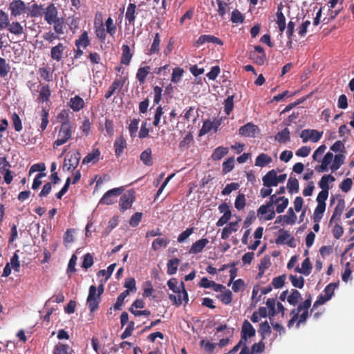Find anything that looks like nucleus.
<instances>
[{"instance_id":"1","label":"nucleus","mask_w":354,"mask_h":354,"mask_svg":"<svg viewBox=\"0 0 354 354\" xmlns=\"http://www.w3.org/2000/svg\"><path fill=\"white\" fill-rule=\"evenodd\" d=\"M311 305L310 295L304 302L301 303L297 308L291 311L292 318L288 323V327L290 328L295 322L297 321V328L299 327L301 324L305 323L308 316V309Z\"/></svg>"},{"instance_id":"2","label":"nucleus","mask_w":354,"mask_h":354,"mask_svg":"<svg viewBox=\"0 0 354 354\" xmlns=\"http://www.w3.org/2000/svg\"><path fill=\"white\" fill-rule=\"evenodd\" d=\"M72 128L73 124L70 121H66L62 123L57 135V138L54 142V147L64 145L71 138Z\"/></svg>"},{"instance_id":"3","label":"nucleus","mask_w":354,"mask_h":354,"mask_svg":"<svg viewBox=\"0 0 354 354\" xmlns=\"http://www.w3.org/2000/svg\"><path fill=\"white\" fill-rule=\"evenodd\" d=\"M10 16L17 17L27 12L28 6L22 0H13L8 6Z\"/></svg>"},{"instance_id":"4","label":"nucleus","mask_w":354,"mask_h":354,"mask_svg":"<svg viewBox=\"0 0 354 354\" xmlns=\"http://www.w3.org/2000/svg\"><path fill=\"white\" fill-rule=\"evenodd\" d=\"M81 155L79 151H75L68 157H66L62 169L64 171H73L78 166Z\"/></svg>"},{"instance_id":"5","label":"nucleus","mask_w":354,"mask_h":354,"mask_svg":"<svg viewBox=\"0 0 354 354\" xmlns=\"http://www.w3.org/2000/svg\"><path fill=\"white\" fill-rule=\"evenodd\" d=\"M124 191L123 187H117L107 191L100 200L99 204L111 205L115 202V198Z\"/></svg>"},{"instance_id":"6","label":"nucleus","mask_w":354,"mask_h":354,"mask_svg":"<svg viewBox=\"0 0 354 354\" xmlns=\"http://www.w3.org/2000/svg\"><path fill=\"white\" fill-rule=\"evenodd\" d=\"M100 300V296L97 295L96 287L93 285L91 286L86 303L91 312L95 311L98 308Z\"/></svg>"},{"instance_id":"7","label":"nucleus","mask_w":354,"mask_h":354,"mask_svg":"<svg viewBox=\"0 0 354 354\" xmlns=\"http://www.w3.org/2000/svg\"><path fill=\"white\" fill-rule=\"evenodd\" d=\"M323 135V131H318L315 129H304L300 134V138L302 139L303 142L306 143L308 140L313 142H318Z\"/></svg>"},{"instance_id":"8","label":"nucleus","mask_w":354,"mask_h":354,"mask_svg":"<svg viewBox=\"0 0 354 354\" xmlns=\"http://www.w3.org/2000/svg\"><path fill=\"white\" fill-rule=\"evenodd\" d=\"M44 19L48 25H52L53 23L57 21L59 18L58 11L57 8L53 3L50 4L44 10Z\"/></svg>"},{"instance_id":"9","label":"nucleus","mask_w":354,"mask_h":354,"mask_svg":"<svg viewBox=\"0 0 354 354\" xmlns=\"http://www.w3.org/2000/svg\"><path fill=\"white\" fill-rule=\"evenodd\" d=\"M297 215L295 214L292 207H290L288 209L287 214L286 215H281L277 217L275 220V223H281L284 224H290L292 225L295 223L297 221Z\"/></svg>"},{"instance_id":"10","label":"nucleus","mask_w":354,"mask_h":354,"mask_svg":"<svg viewBox=\"0 0 354 354\" xmlns=\"http://www.w3.org/2000/svg\"><path fill=\"white\" fill-rule=\"evenodd\" d=\"M256 330L248 320H244L241 328V339L246 342L248 339L254 336Z\"/></svg>"},{"instance_id":"11","label":"nucleus","mask_w":354,"mask_h":354,"mask_svg":"<svg viewBox=\"0 0 354 354\" xmlns=\"http://www.w3.org/2000/svg\"><path fill=\"white\" fill-rule=\"evenodd\" d=\"M258 131L259 128L257 125L252 124V122H248L240 127L239 129V133L243 136L252 138L254 137Z\"/></svg>"},{"instance_id":"12","label":"nucleus","mask_w":354,"mask_h":354,"mask_svg":"<svg viewBox=\"0 0 354 354\" xmlns=\"http://www.w3.org/2000/svg\"><path fill=\"white\" fill-rule=\"evenodd\" d=\"M262 181L264 187H272L277 186V171L274 169L269 171L263 176Z\"/></svg>"},{"instance_id":"13","label":"nucleus","mask_w":354,"mask_h":354,"mask_svg":"<svg viewBox=\"0 0 354 354\" xmlns=\"http://www.w3.org/2000/svg\"><path fill=\"white\" fill-rule=\"evenodd\" d=\"M134 198L133 192H128L127 193L124 194L120 199L119 205L120 209L124 211L129 209L132 205Z\"/></svg>"},{"instance_id":"14","label":"nucleus","mask_w":354,"mask_h":354,"mask_svg":"<svg viewBox=\"0 0 354 354\" xmlns=\"http://www.w3.org/2000/svg\"><path fill=\"white\" fill-rule=\"evenodd\" d=\"M66 48V46L64 44L59 43L51 48L50 57L57 62L61 61Z\"/></svg>"},{"instance_id":"15","label":"nucleus","mask_w":354,"mask_h":354,"mask_svg":"<svg viewBox=\"0 0 354 354\" xmlns=\"http://www.w3.org/2000/svg\"><path fill=\"white\" fill-rule=\"evenodd\" d=\"M257 216L260 219L270 221L275 217V212L274 209H270L263 205L260 206L257 210Z\"/></svg>"},{"instance_id":"16","label":"nucleus","mask_w":354,"mask_h":354,"mask_svg":"<svg viewBox=\"0 0 354 354\" xmlns=\"http://www.w3.org/2000/svg\"><path fill=\"white\" fill-rule=\"evenodd\" d=\"M205 43H213L221 46L223 44V41L218 37L210 35H203L197 39L195 45L199 46Z\"/></svg>"},{"instance_id":"17","label":"nucleus","mask_w":354,"mask_h":354,"mask_svg":"<svg viewBox=\"0 0 354 354\" xmlns=\"http://www.w3.org/2000/svg\"><path fill=\"white\" fill-rule=\"evenodd\" d=\"M180 286L182 288V292H178L179 295L178 296L170 295H169V299L174 302V304L177 306H180L183 301H185V302L188 301V295L187 292L185 289L184 283L182 282L180 284Z\"/></svg>"},{"instance_id":"18","label":"nucleus","mask_w":354,"mask_h":354,"mask_svg":"<svg viewBox=\"0 0 354 354\" xmlns=\"http://www.w3.org/2000/svg\"><path fill=\"white\" fill-rule=\"evenodd\" d=\"M124 82V78L120 77L115 79L112 83L111 86L109 87L107 93L105 94V97L108 99L115 92V91H120L123 87Z\"/></svg>"},{"instance_id":"19","label":"nucleus","mask_w":354,"mask_h":354,"mask_svg":"<svg viewBox=\"0 0 354 354\" xmlns=\"http://www.w3.org/2000/svg\"><path fill=\"white\" fill-rule=\"evenodd\" d=\"M333 158V154L331 152H327L322 160V164L315 167V170L318 172H325L328 171V166L331 163Z\"/></svg>"},{"instance_id":"20","label":"nucleus","mask_w":354,"mask_h":354,"mask_svg":"<svg viewBox=\"0 0 354 354\" xmlns=\"http://www.w3.org/2000/svg\"><path fill=\"white\" fill-rule=\"evenodd\" d=\"M209 243V240L207 239H201L192 244L191 246L189 252L190 254H198L202 252L204 248Z\"/></svg>"},{"instance_id":"21","label":"nucleus","mask_w":354,"mask_h":354,"mask_svg":"<svg viewBox=\"0 0 354 354\" xmlns=\"http://www.w3.org/2000/svg\"><path fill=\"white\" fill-rule=\"evenodd\" d=\"M44 10V9L43 6L34 3L30 6H28L26 13L31 17H38L43 15Z\"/></svg>"},{"instance_id":"22","label":"nucleus","mask_w":354,"mask_h":354,"mask_svg":"<svg viewBox=\"0 0 354 354\" xmlns=\"http://www.w3.org/2000/svg\"><path fill=\"white\" fill-rule=\"evenodd\" d=\"M100 151L98 149H94L91 153H89L88 155H86L83 160V164H95L97 163L100 160Z\"/></svg>"},{"instance_id":"23","label":"nucleus","mask_w":354,"mask_h":354,"mask_svg":"<svg viewBox=\"0 0 354 354\" xmlns=\"http://www.w3.org/2000/svg\"><path fill=\"white\" fill-rule=\"evenodd\" d=\"M69 106L74 111H79L84 106V101L80 96L75 95L70 99Z\"/></svg>"},{"instance_id":"24","label":"nucleus","mask_w":354,"mask_h":354,"mask_svg":"<svg viewBox=\"0 0 354 354\" xmlns=\"http://www.w3.org/2000/svg\"><path fill=\"white\" fill-rule=\"evenodd\" d=\"M272 161V159L270 156L262 153L257 157L255 160V166L264 167L271 163Z\"/></svg>"},{"instance_id":"25","label":"nucleus","mask_w":354,"mask_h":354,"mask_svg":"<svg viewBox=\"0 0 354 354\" xmlns=\"http://www.w3.org/2000/svg\"><path fill=\"white\" fill-rule=\"evenodd\" d=\"M238 221L231 222L228 225H227L222 230L221 232V238L223 239H227L230 234L237 231V225Z\"/></svg>"},{"instance_id":"26","label":"nucleus","mask_w":354,"mask_h":354,"mask_svg":"<svg viewBox=\"0 0 354 354\" xmlns=\"http://www.w3.org/2000/svg\"><path fill=\"white\" fill-rule=\"evenodd\" d=\"M7 28L10 33L15 35H20L24 32V27L18 21H13L11 24L9 22Z\"/></svg>"},{"instance_id":"27","label":"nucleus","mask_w":354,"mask_h":354,"mask_svg":"<svg viewBox=\"0 0 354 354\" xmlns=\"http://www.w3.org/2000/svg\"><path fill=\"white\" fill-rule=\"evenodd\" d=\"M122 51L121 63L129 65L132 57V53H131L129 46L123 45L122 46Z\"/></svg>"},{"instance_id":"28","label":"nucleus","mask_w":354,"mask_h":354,"mask_svg":"<svg viewBox=\"0 0 354 354\" xmlns=\"http://www.w3.org/2000/svg\"><path fill=\"white\" fill-rule=\"evenodd\" d=\"M90 44L88 33L86 31H84L79 38L75 41V46L78 48H85Z\"/></svg>"},{"instance_id":"29","label":"nucleus","mask_w":354,"mask_h":354,"mask_svg":"<svg viewBox=\"0 0 354 354\" xmlns=\"http://www.w3.org/2000/svg\"><path fill=\"white\" fill-rule=\"evenodd\" d=\"M136 6L134 3H129L126 11L125 19L130 24H133L136 18Z\"/></svg>"},{"instance_id":"30","label":"nucleus","mask_w":354,"mask_h":354,"mask_svg":"<svg viewBox=\"0 0 354 354\" xmlns=\"http://www.w3.org/2000/svg\"><path fill=\"white\" fill-rule=\"evenodd\" d=\"M312 270V266L310 264L309 258H306L304 260V261L301 263V268L297 267L295 268V271L297 272L301 273L304 274L305 276H308Z\"/></svg>"},{"instance_id":"31","label":"nucleus","mask_w":354,"mask_h":354,"mask_svg":"<svg viewBox=\"0 0 354 354\" xmlns=\"http://www.w3.org/2000/svg\"><path fill=\"white\" fill-rule=\"evenodd\" d=\"M335 180V178L333 176L329 174V175H324L322 177L321 180L319 182V186L322 189V190H329V183H333Z\"/></svg>"},{"instance_id":"32","label":"nucleus","mask_w":354,"mask_h":354,"mask_svg":"<svg viewBox=\"0 0 354 354\" xmlns=\"http://www.w3.org/2000/svg\"><path fill=\"white\" fill-rule=\"evenodd\" d=\"M325 209L326 204H317L313 213V221L315 223H319Z\"/></svg>"},{"instance_id":"33","label":"nucleus","mask_w":354,"mask_h":354,"mask_svg":"<svg viewBox=\"0 0 354 354\" xmlns=\"http://www.w3.org/2000/svg\"><path fill=\"white\" fill-rule=\"evenodd\" d=\"M228 148L224 147H218L216 148L212 155L214 160H219L228 153Z\"/></svg>"},{"instance_id":"34","label":"nucleus","mask_w":354,"mask_h":354,"mask_svg":"<svg viewBox=\"0 0 354 354\" xmlns=\"http://www.w3.org/2000/svg\"><path fill=\"white\" fill-rule=\"evenodd\" d=\"M290 138V131L288 128H285L275 136V140L280 143H286Z\"/></svg>"},{"instance_id":"35","label":"nucleus","mask_w":354,"mask_h":354,"mask_svg":"<svg viewBox=\"0 0 354 354\" xmlns=\"http://www.w3.org/2000/svg\"><path fill=\"white\" fill-rule=\"evenodd\" d=\"M287 189L289 193H297L299 189L298 180L295 178L290 177L287 183Z\"/></svg>"},{"instance_id":"36","label":"nucleus","mask_w":354,"mask_h":354,"mask_svg":"<svg viewBox=\"0 0 354 354\" xmlns=\"http://www.w3.org/2000/svg\"><path fill=\"white\" fill-rule=\"evenodd\" d=\"M140 160L143 164L147 166L152 165L153 160L151 157V150L149 148L147 149L141 153Z\"/></svg>"},{"instance_id":"37","label":"nucleus","mask_w":354,"mask_h":354,"mask_svg":"<svg viewBox=\"0 0 354 354\" xmlns=\"http://www.w3.org/2000/svg\"><path fill=\"white\" fill-rule=\"evenodd\" d=\"M150 67L147 66L145 67H141L138 70L137 74H136V78L139 81L140 84H142L145 82V79L147 76V75L150 72Z\"/></svg>"},{"instance_id":"38","label":"nucleus","mask_w":354,"mask_h":354,"mask_svg":"<svg viewBox=\"0 0 354 354\" xmlns=\"http://www.w3.org/2000/svg\"><path fill=\"white\" fill-rule=\"evenodd\" d=\"M345 157L342 154H337L334 157L333 162L330 169L333 171L337 170L340 166L344 162Z\"/></svg>"},{"instance_id":"39","label":"nucleus","mask_w":354,"mask_h":354,"mask_svg":"<svg viewBox=\"0 0 354 354\" xmlns=\"http://www.w3.org/2000/svg\"><path fill=\"white\" fill-rule=\"evenodd\" d=\"M224 304H229L232 301V293L230 290H225L220 295L217 296Z\"/></svg>"},{"instance_id":"40","label":"nucleus","mask_w":354,"mask_h":354,"mask_svg":"<svg viewBox=\"0 0 354 354\" xmlns=\"http://www.w3.org/2000/svg\"><path fill=\"white\" fill-rule=\"evenodd\" d=\"M40 116H41V122L39 130L40 131H44L46 129V128L48 124V111L46 109H43L41 111Z\"/></svg>"},{"instance_id":"41","label":"nucleus","mask_w":354,"mask_h":354,"mask_svg":"<svg viewBox=\"0 0 354 354\" xmlns=\"http://www.w3.org/2000/svg\"><path fill=\"white\" fill-rule=\"evenodd\" d=\"M39 99L42 102H46L48 100L50 95V90L48 85L41 86L39 90Z\"/></svg>"},{"instance_id":"42","label":"nucleus","mask_w":354,"mask_h":354,"mask_svg":"<svg viewBox=\"0 0 354 354\" xmlns=\"http://www.w3.org/2000/svg\"><path fill=\"white\" fill-rule=\"evenodd\" d=\"M301 299V296L300 292L298 290H297L292 289V292L288 297L287 300H288V302L290 305L295 306V305H296L298 303V301Z\"/></svg>"},{"instance_id":"43","label":"nucleus","mask_w":354,"mask_h":354,"mask_svg":"<svg viewBox=\"0 0 354 354\" xmlns=\"http://www.w3.org/2000/svg\"><path fill=\"white\" fill-rule=\"evenodd\" d=\"M169 243V241L167 239L165 238H158L156 239L153 243H152V248L156 251L159 250L160 248L164 247L165 248L168 243Z\"/></svg>"},{"instance_id":"44","label":"nucleus","mask_w":354,"mask_h":354,"mask_svg":"<svg viewBox=\"0 0 354 354\" xmlns=\"http://www.w3.org/2000/svg\"><path fill=\"white\" fill-rule=\"evenodd\" d=\"M125 147V140L120 138L115 141L114 148L115 152L117 156H120L123 152V149Z\"/></svg>"},{"instance_id":"45","label":"nucleus","mask_w":354,"mask_h":354,"mask_svg":"<svg viewBox=\"0 0 354 354\" xmlns=\"http://www.w3.org/2000/svg\"><path fill=\"white\" fill-rule=\"evenodd\" d=\"M71 351L69 346L59 344L55 347L53 354H71Z\"/></svg>"},{"instance_id":"46","label":"nucleus","mask_w":354,"mask_h":354,"mask_svg":"<svg viewBox=\"0 0 354 354\" xmlns=\"http://www.w3.org/2000/svg\"><path fill=\"white\" fill-rule=\"evenodd\" d=\"M9 21V15L3 10H0V30L7 28Z\"/></svg>"},{"instance_id":"47","label":"nucleus","mask_w":354,"mask_h":354,"mask_svg":"<svg viewBox=\"0 0 354 354\" xmlns=\"http://www.w3.org/2000/svg\"><path fill=\"white\" fill-rule=\"evenodd\" d=\"M289 279L292 285L298 288H302L304 285V279L303 277H297L296 275L290 274Z\"/></svg>"},{"instance_id":"48","label":"nucleus","mask_w":354,"mask_h":354,"mask_svg":"<svg viewBox=\"0 0 354 354\" xmlns=\"http://www.w3.org/2000/svg\"><path fill=\"white\" fill-rule=\"evenodd\" d=\"M179 263L178 259H172L169 260L167 263V273L169 274H174L176 272L178 265Z\"/></svg>"},{"instance_id":"49","label":"nucleus","mask_w":354,"mask_h":354,"mask_svg":"<svg viewBox=\"0 0 354 354\" xmlns=\"http://www.w3.org/2000/svg\"><path fill=\"white\" fill-rule=\"evenodd\" d=\"M105 26L106 32L110 35L113 36L116 32V26L113 23V20L112 18L109 17L105 21Z\"/></svg>"},{"instance_id":"50","label":"nucleus","mask_w":354,"mask_h":354,"mask_svg":"<svg viewBox=\"0 0 354 354\" xmlns=\"http://www.w3.org/2000/svg\"><path fill=\"white\" fill-rule=\"evenodd\" d=\"M10 69V65L6 62L4 58L0 57V76L5 77Z\"/></svg>"},{"instance_id":"51","label":"nucleus","mask_w":354,"mask_h":354,"mask_svg":"<svg viewBox=\"0 0 354 354\" xmlns=\"http://www.w3.org/2000/svg\"><path fill=\"white\" fill-rule=\"evenodd\" d=\"M129 295V290H124L121 292L117 298V301L114 304L115 310H120L122 306L123 305L124 299Z\"/></svg>"},{"instance_id":"52","label":"nucleus","mask_w":354,"mask_h":354,"mask_svg":"<svg viewBox=\"0 0 354 354\" xmlns=\"http://www.w3.org/2000/svg\"><path fill=\"white\" fill-rule=\"evenodd\" d=\"M279 236L276 239V243L277 244H283L285 243L287 240L290 237V233L284 230H280L279 231Z\"/></svg>"},{"instance_id":"53","label":"nucleus","mask_w":354,"mask_h":354,"mask_svg":"<svg viewBox=\"0 0 354 354\" xmlns=\"http://www.w3.org/2000/svg\"><path fill=\"white\" fill-rule=\"evenodd\" d=\"M163 109L161 106H158L155 111L154 118L153 121V124L154 127H158L161 120V118L163 115Z\"/></svg>"},{"instance_id":"54","label":"nucleus","mask_w":354,"mask_h":354,"mask_svg":"<svg viewBox=\"0 0 354 354\" xmlns=\"http://www.w3.org/2000/svg\"><path fill=\"white\" fill-rule=\"evenodd\" d=\"M160 43V35H159V33H156L153 38V41L151 44V46L149 49L150 54H154L159 51Z\"/></svg>"},{"instance_id":"55","label":"nucleus","mask_w":354,"mask_h":354,"mask_svg":"<svg viewBox=\"0 0 354 354\" xmlns=\"http://www.w3.org/2000/svg\"><path fill=\"white\" fill-rule=\"evenodd\" d=\"M116 266L115 263L111 264L106 270H100L97 272L98 276H105V281L108 280L109 277L111 276Z\"/></svg>"},{"instance_id":"56","label":"nucleus","mask_w":354,"mask_h":354,"mask_svg":"<svg viewBox=\"0 0 354 354\" xmlns=\"http://www.w3.org/2000/svg\"><path fill=\"white\" fill-rule=\"evenodd\" d=\"M234 108V96H229L224 101V111L229 115Z\"/></svg>"},{"instance_id":"57","label":"nucleus","mask_w":354,"mask_h":354,"mask_svg":"<svg viewBox=\"0 0 354 354\" xmlns=\"http://www.w3.org/2000/svg\"><path fill=\"white\" fill-rule=\"evenodd\" d=\"M183 73H184L183 69H182L179 67H176V68H174L173 73L171 75V81L174 83L178 82L180 80V79L183 75Z\"/></svg>"},{"instance_id":"58","label":"nucleus","mask_w":354,"mask_h":354,"mask_svg":"<svg viewBox=\"0 0 354 354\" xmlns=\"http://www.w3.org/2000/svg\"><path fill=\"white\" fill-rule=\"evenodd\" d=\"M245 206V197L243 194H239L235 200L234 203V207L239 209L241 210L244 208Z\"/></svg>"},{"instance_id":"59","label":"nucleus","mask_w":354,"mask_h":354,"mask_svg":"<svg viewBox=\"0 0 354 354\" xmlns=\"http://www.w3.org/2000/svg\"><path fill=\"white\" fill-rule=\"evenodd\" d=\"M52 25H53V30L56 34L58 35L64 34V21L62 19H58L57 21L53 23Z\"/></svg>"},{"instance_id":"60","label":"nucleus","mask_w":354,"mask_h":354,"mask_svg":"<svg viewBox=\"0 0 354 354\" xmlns=\"http://www.w3.org/2000/svg\"><path fill=\"white\" fill-rule=\"evenodd\" d=\"M234 166V158H230L226 161L223 163V171L225 174H227L231 171Z\"/></svg>"},{"instance_id":"61","label":"nucleus","mask_w":354,"mask_h":354,"mask_svg":"<svg viewBox=\"0 0 354 354\" xmlns=\"http://www.w3.org/2000/svg\"><path fill=\"white\" fill-rule=\"evenodd\" d=\"M279 199H281V201L278 204H277L276 208V211L279 214L283 212L289 203L288 199L284 196L281 197Z\"/></svg>"},{"instance_id":"62","label":"nucleus","mask_w":354,"mask_h":354,"mask_svg":"<svg viewBox=\"0 0 354 354\" xmlns=\"http://www.w3.org/2000/svg\"><path fill=\"white\" fill-rule=\"evenodd\" d=\"M11 165L5 157L0 158V174H4L10 170Z\"/></svg>"},{"instance_id":"63","label":"nucleus","mask_w":354,"mask_h":354,"mask_svg":"<svg viewBox=\"0 0 354 354\" xmlns=\"http://www.w3.org/2000/svg\"><path fill=\"white\" fill-rule=\"evenodd\" d=\"M194 232V228L193 227H189L187 228L185 231L181 232L178 237V241L179 243L184 242L192 233Z\"/></svg>"},{"instance_id":"64","label":"nucleus","mask_w":354,"mask_h":354,"mask_svg":"<svg viewBox=\"0 0 354 354\" xmlns=\"http://www.w3.org/2000/svg\"><path fill=\"white\" fill-rule=\"evenodd\" d=\"M42 37L45 41H48L50 44H52L54 40L59 39V35L55 32H53L52 31L45 32L42 35Z\"/></svg>"}]
</instances>
